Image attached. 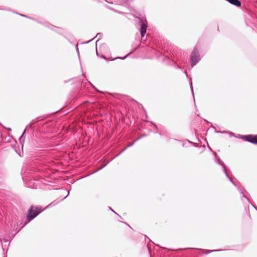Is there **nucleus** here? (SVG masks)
Here are the masks:
<instances>
[{"label":"nucleus","instance_id":"obj_4","mask_svg":"<svg viewBox=\"0 0 257 257\" xmlns=\"http://www.w3.org/2000/svg\"><path fill=\"white\" fill-rule=\"evenodd\" d=\"M216 162L219 165H220V166H222L223 169V171L226 176V177L229 180V181L235 186H236V184L234 182V181H233V180L229 177V176L227 174V170L226 169V167L225 166V165H224L223 163L219 159H218V158H216Z\"/></svg>","mask_w":257,"mask_h":257},{"label":"nucleus","instance_id":"obj_21","mask_svg":"<svg viewBox=\"0 0 257 257\" xmlns=\"http://www.w3.org/2000/svg\"><path fill=\"white\" fill-rule=\"evenodd\" d=\"M96 54H97V55H98V52H97V47H96Z\"/></svg>","mask_w":257,"mask_h":257},{"label":"nucleus","instance_id":"obj_12","mask_svg":"<svg viewBox=\"0 0 257 257\" xmlns=\"http://www.w3.org/2000/svg\"><path fill=\"white\" fill-rule=\"evenodd\" d=\"M57 203V202H56L55 201H54V202H52V203L49 205V206H54V205H55Z\"/></svg>","mask_w":257,"mask_h":257},{"label":"nucleus","instance_id":"obj_26","mask_svg":"<svg viewBox=\"0 0 257 257\" xmlns=\"http://www.w3.org/2000/svg\"><path fill=\"white\" fill-rule=\"evenodd\" d=\"M65 198H66V197H64V198H63V200H64V199H65Z\"/></svg>","mask_w":257,"mask_h":257},{"label":"nucleus","instance_id":"obj_23","mask_svg":"<svg viewBox=\"0 0 257 257\" xmlns=\"http://www.w3.org/2000/svg\"><path fill=\"white\" fill-rule=\"evenodd\" d=\"M76 49H77V51L78 52V46H77Z\"/></svg>","mask_w":257,"mask_h":257},{"label":"nucleus","instance_id":"obj_17","mask_svg":"<svg viewBox=\"0 0 257 257\" xmlns=\"http://www.w3.org/2000/svg\"><path fill=\"white\" fill-rule=\"evenodd\" d=\"M109 209H110V210L111 211H112V212H113L114 213H115V214H117L115 211H113L111 208H109Z\"/></svg>","mask_w":257,"mask_h":257},{"label":"nucleus","instance_id":"obj_13","mask_svg":"<svg viewBox=\"0 0 257 257\" xmlns=\"http://www.w3.org/2000/svg\"><path fill=\"white\" fill-rule=\"evenodd\" d=\"M26 128H25V130H24V132H23V133L22 135V136H21V138H23V137H24V134H25V132H26Z\"/></svg>","mask_w":257,"mask_h":257},{"label":"nucleus","instance_id":"obj_11","mask_svg":"<svg viewBox=\"0 0 257 257\" xmlns=\"http://www.w3.org/2000/svg\"><path fill=\"white\" fill-rule=\"evenodd\" d=\"M190 88H191L192 92L193 94V90L192 83L191 80H190Z\"/></svg>","mask_w":257,"mask_h":257},{"label":"nucleus","instance_id":"obj_16","mask_svg":"<svg viewBox=\"0 0 257 257\" xmlns=\"http://www.w3.org/2000/svg\"><path fill=\"white\" fill-rule=\"evenodd\" d=\"M109 209H110V210L111 211H112V212H113L114 213H115V214H117L115 211H113L111 208H109Z\"/></svg>","mask_w":257,"mask_h":257},{"label":"nucleus","instance_id":"obj_6","mask_svg":"<svg viewBox=\"0 0 257 257\" xmlns=\"http://www.w3.org/2000/svg\"><path fill=\"white\" fill-rule=\"evenodd\" d=\"M227 1L232 5L236 7H240L241 3L239 0H227Z\"/></svg>","mask_w":257,"mask_h":257},{"label":"nucleus","instance_id":"obj_25","mask_svg":"<svg viewBox=\"0 0 257 257\" xmlns=\"http://www.w3.org/2000/svg\"><path fill=\"white\" fill-rule=\"evenodd\" d=\"M90 41L87 42L86 43H88Z\"/></svg>","mask_w":257,"mask_h":257},{"label":"nucleus","instance_id":"obj_10","mask_svg":"<svg viewBox=\"0 0 257 257\" xmlns=\"http://www.w3.org/2000/svg\"><path fill=\"white\" fill-rule=\"evenodd\" d=\"M0 241H1V242H2L3 241H4L5 242H7L8 241H9V239H5V238H3V239H2L0 238Z\"/></svg>","mask_w":257,"mask_h":257},{"label":"nucleus","instance_id":"obj_20","mask_svg":"<svg viewBox=\"0 0 257 257\" xmlns=\"http://www.w3.org/2000/svg\"><path fill=\"white\" fill-rule=\"evenodd\" d=\"M218 251V250H211V251Z\"/></svg>","mask_w":257,"mask_h":257},{"label":"nucleus","instance_id":"obj_28","mask_svg":"<svg viewBox=\"0 0 257 257\" xmlns=\"http://www.w3.org/2000/svg\"><path fill=\"white\" fill-rule=\"evenodd\" d=\"M65 198H66V197H64V198H63V200H64V199H65Z\"/></svg>","mask_w":257,"mask_h":257},{"label":"nucleus","instance_id":"obj_9","mask_svg":"<svg viewBox=\"0 0 257 257\" xmlns=\"http://www.w3.org/2000/svg\"><path fill=\"white\" fill-rule=\"evenodd\" d=\"M238 189L239 191L240 192V193H241L242 194L243 197H244L245 198H246L248 200V201L250 202V200L244 194L243 190L241 189H239V188H238Z\"/></svg>","mask_w":257,"mask_h":257},{"label":"nucleus","instance_id":"obj_2","mask_svg":"<svg viewBox=\"0 0 257 257\" xmlns=\"http://www.w3.org/2000/svg\"><path fill=\"white\" fill-rule=\"evenodd\" d=\"M200 58L198 50L197 48H195L192 53L191 57L192 66L193 67L195 65L200 61Z\"/></svg>","mask_w":257,"mask_h":257},{"label":"nucleus","instance_id":"obj_3","mask_svg":"<svg viewBox=\"0 0 257 257\" xmlns=\"http://www.w3.org/2000/svg\"><path fill=\"white\" fill-rule=\"evenodd\" d=\"M241 138L243 140L253 144H257V135H243L241 136Z\"/></svg>","mask_w":257,"mask_h":257},{"label":"nucleus","instance_id":"obj_19","mask_svg":"<svg viewBox=\"0 0 257 257\" xmlns=\"http://www.w3.org/2000/svg\"><path fill=\"white\" fill-rule=\"evenodd\" d=\"M145 136H146V135H142L141 137H140V139H141V138H142V137H145Z\"/></svg>","mask_w":257,"mask_h":257},{"label":"nucleus","instance_id":"obj_27","mask_svg":"<svg viewBox=\"0 0 257 257\" xmlns=\"http://www.w3.org/2000/svg\"><path fill=\"white\" fill-rule=\"evenodd\" d=\"M65 198H66V197H64V198H63V200H64V199H65Z\"/></svg>","mask_w":257,"mask_h":257},{"label":"nucleus","instance_id":"obj_15","mask_svg":"<svg viewBox=\"0 0 257 257\" xmlns=\"http://www.w3.org/2000/svg\"><path fill=\"white\" fill-rule=\"evenodd\" d=\"M109 209H110V210L111 211H112V212H113L114 213H115V214H117L115 211H113L111 208H109Z\"/></svg>","mask_w":257,"mask_h":257},{"label":"nucleus","instance_id":"obj_24","mask_svg":"<svg viewBox=\"0 0 257 257\" xmlns=\"http://www.w3.org/2000/svg\"><path fill=\"white\" fill-rule=\"evenodd\" d=\"M102 57L104 58V59H106L105 57L104 56H102Z\"/></svg>","mask_w":257,"mask_h":257},{"label":"nucleus","instance_id":"obj_5","mask_svg":"<svg viewBox=\"0 0 257 257\" xmlns=\"http://www.w3.org/2000/svg\"><path fill=\"white\" fill-rule=\"evenodd\" d=\"M140 22H141V28H140V34H141V37H143L146 33V30H147V22L146 20H141Z\"/></svg>","mask_w":257,"mask_h":257},{"label":"nucleus","instance_id":"obj_14","mask_svg":"<svg viewBox=\"0 0 257 257\" xmlns=\"http://www.w3.org/2000/svg\"><path fill=\"white\" fill-rule=\"evenodd\" d=\"M101 34H100V33H98V34H97V35H96V37H98V38H100V37H101Z\"/></svg>","mask_w":257,"mask_h":257},{"label":"nucleus","instance_id":"obj_7","mask_svg":"<svg viewBox=\"0 0 257 257\" xmlns=\"http://www.w3.org/2000/svg\"><path fill=\"white\" fill-rule=\"evenodd\" d=\"M140 139V138H138V139H137L136 140H135L133 142H132L131 144L128 145L126 147H125L123 150H122L121 151V152L119 154H118L117 155H119L120 154H121V153H122L123 152H124L127 148L128 147H132V146L134 145V144L137 142Z\"/></svg>","mask_w":257,"mask_h":257},{"label":"nucleus","instance_id":"obj_8","mask_svg":"<svg viewBox=\"0 0 257 257\" xmlns=\"http://www.w3.org/2000/svg\"><path fill=\"white\" fill-rule=\"evenodd\" d=\"M33 181H34L33 180H30L27 183V186L29 187H31V188L35 187V186L34 185H30V184L31 183H32Z\"/></svg>","mask_w":257,"mask_h":257},{"label":"nucleus","instance_id":"obj_1","mask_svg":"<svg viewBox=\"0 0 257 257\" xmlns=\"http://www.w3.org/2000/svg\"><path fill=\"white\" fill-rule=\"evenodd\" d=\"M41 212L40 209H39L38 207L31 206L29 209L27 215V219L29 221L35 218Z\"/></svg>","mask_w":257,"mask_h":257},{"label":"nucleus","instance_id":"obj_18","mask_svg":"<svg viewBox=\"0 0 257 257\" xmlns=\"http://www.w3.org/2000/svg\"><path fill=\"white\" fill-rule=\"evenodd\" d=\"M126 57V56H125V57H121L120 58L122 59H124Z\"/></svg>","mask_w":257,"mask_h":257},{"label":"nucleus","instance_id":"obj_22","mask_svg":"<svg viewBox=\"0 0 257 257\" xmlns=\"http://www.w3.org/2000/svg\"><path fill=\"white\" fill-rule=\"evenodd\" d=\"M22 16H23V17H26V16L24 15H21Z\"/></svg>","mask_w":257,"mask_h":257}]
</instances>
